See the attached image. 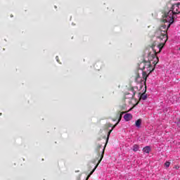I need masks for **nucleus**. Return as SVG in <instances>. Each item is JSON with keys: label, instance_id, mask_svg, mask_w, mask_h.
<instances>
[{"label": "nucleus", "instance_id": "obj_9", "mask_svg": "<svg viewBox=\"0 0 180 180\" xmlns=\"http://www.w3.org/2000/svg\"><path fill=\"white\" fill-rule=\"evenodd\" d=\"M143 151L144 154H150V151H151V148L150 146H146L143 148Z\"/></svg>", "mask_w": 180, "mask_h": 180}, {"label": "nucleus", "instance_id": "obj_1", "mask_svg": "<svg viewBox=\"0 0 180 180\" xmlns=\"http://www.w3.org/2000/svg\"><path fill=\"white\" fill-rule=\"evenodd\" d=\"M179 13H180V3L173 4L171 8V10H169L168 12H165L164 18H166V19L164 20V22H169V25L167 27H171V25H172V23H174V19H175V17H174V15H178Z\"/></svg>", "mask_w": 180, "mask_h": 180}, {"label": "nucleus", "instance_id": "obj_22", "mask_svg": "<svg viewBox=\"0 0 180 180\" xmlns=\"http://www.w3.org/2000/svg\"><path fill=\"white\" fill-rule=\"evenodd\" d=\"M108 127H112V124H109Z\"/></svg>", "mask_w": 180, "mask_h": 180}, {"label": "nucleus", "instance_id": "obj_7", "mask_svg": "<svg viewBox=\"0 0 180 180\" xmlns=\"http://www.w3.org/2000/svg\"><path fill=\"white\" fill-rule=\"evenodd\" d=\"M124 119L126 122H129V120L133 119V115L130 113H127L124 115Z\"/></svg>", "mask_w": 180, "mask_h": 180}, {"label": "nucleus", "instance_id": "obj_23", "mask_svg": "<svg viewBox=\"0 0 180 180\" xmlns=\"http://www.w3.org/2000/svg\"><path fill=\"white\" fill-rule=\"evenodd\" d=\"M131 109H133V108H130L127 112H130V110H131Z\"/></svg>", "mask_w": 180, "mask_h": 180}, {"label": "nucleus", "instance_id": "obj_18", "mask_svg": "<svg viewBox=\"0 0 180 180\" xmlns=\"http://www.w3.org/2000/svg\"><path fill=\"white\" fill-rule=\"evenodd\" d=\"M165 167H166L167 168H168V167H169V165H171V162H166L165 163Z\"/></svg>", "mask_w": 180, "mask_h": 180}, {"label": "nucleus", "instance_id": "obj_6", "mask_svg": "<svg viewBox=\"0 0 180 180\" xmlns=\"http://www.w3.org/2000/svg\"><path fill=\"white\" fill-rule=\"evenodd\" d=\"M135 81L136 82H138V84H140V82H141L142 81L144 82V83H146V80H144V79L141 77H140V74L137 73L136 76L135 77Z\"/></svg>", "mask_w": 180, "mask_h": 180}, {"label": "nucleus", "instance_id": "obj_5", "mask_svg": "<svg viewBox=\"0 0 180 180\" xmlns=\"http://www.w3.org/2000/svg\"><path fill=\"white\" fill-rule=\"evenodd\" d=\"M159 39H160V41H163V43H167V40H168V35L167 34V33L163 32L159 37Z\"/></svg>", "mask_w": 180, "mask_h": 180}, {"label": "nucleus", "instance_id": "obj_24", "mask_svg": "<svg viewBox=\"0 0 180 180\" xmlns=\"http://www.w3.org/2000/svg\"><path fill=\"white\" fill-rule=\"evenodd\" d=\"M157 60H158V58H156Z\"/></svg>", "mask_w": 180, "mask_h": 180}, {"label": "nucleus", "instance_id": "obj_13", "mask_svg": "<svg viewBox=\"0 0 180 180\" xmlns=\"http://www.w3.org/2000/svg\"><path fill=\"white\" fill-rule=\"evenodd\" d=\"M140 99L146 101V99H147V94L146 93H143L142 94H141Z\"/></svg>", "mask_w": 180, "mask_h": 180}, {"label": "nucleus", "instance_id": "obj_10", "mask_svg": "<svg viewBox=\"0 0 180 180\" xmlns=\"http://www.w3.org/2000/svg\"><path fill=\"white\" fill-rule=\"evenodd\" d=\"M164 46H165V42H162L158 45V49H159L158 53H161V50H162Z\"/></svg>", "mask_w": 180, "mask_h": 180}, {"label": "nucleus", "instance_id": "obj_15", "mask_svg": "<svg viewBox=\"0 0 180 180\" xmlns=\"http://www.w3.org/2000/svg\"><path fill=\"white\" fill-rule=\"evenodd\" d=\"M120 112V110H126V104H122V105L119 106Z\"/></svg>", "mask_w": 180, "mask_h": 180}, {"label": "nucleus", "instance_id": "obj_19", "mask_svg": "<svg viewBox=\"0 0 180 180\" xmlns=\"http://www.w3.org/2000/svg\"><path fill=\"white\" fill-rule=\"evenodd\" d=\"M118 124H119V123L117 122L115 125H113V126H112V130H113V129H115V127H116Z\"/></svg>", "mask_w": 180, "mask_h": 180}, {"label": "nucleus", "instance_id": "obj_14", "mask_svg": "<svg viewBox=\"0 0 180 180\" xmlns=\"http://www.w3.org/2000/svg\"><path fill=\"white\" fill-rule=\"evenodd\" d=\"M135 124L136 126V127H140V126H141V120L139 119L136 121Z\"/></svg>", "mask_w": 180, "mask_h": 180}, {"label": "nucleus", "instance_id": "obj_4", "mask_svg": "<svg viewBox=\"0 0 180 180\" xmlns=\"http://www.w3.org/2000/svg\"><path fill=\"white\" fill-rule=\"evenodd\" d=\"M124 113V112L117 111L115 117L112 119V122H116L118 120L117 123H120V120H122V117Z\"/></svg>", "mask_w": 180, "mask_h": 180}, {"label": "nucleus", "instance_id": "obj_16", "mask_svg": "<svg viewBox=\"0 0 180 180\" xmlns=\"http://www.w3.org/2000/svg\"><path fill=\"white\" fill-rule=\"evenodd\" d=\"M112 131H113V129H112L108 131L107 139H106V144H108V142L109 141V136H110V133H112Z\"/></svg>", "mask_w": 180, "mask_h": 180}, {"label": "nucleus", "instance_id": "obj_11", "mask_svg": "<svg viewBox=\"0 0 180 180\" xmlns=\"http://www.w3.org/2000/svg\"><path fill=\"white\" fill-rule=\"evenodd\" d=\"M155 46H157V43L155 41H153L150 46L151 49H153V50L155 53L154 57H155V56H157V51L155 49H154V47H155Z\"/></svg>", "mask_w": 180, "mask_h": 180}, {"label": "nucleus", "instance_id": "obj_2", "mask_svg": "<svg viewBox=\"0 0 180 180\" xmlns=\"http://www.w3.org/2000/svg\"><path fill=\"white\" fill-rule=\"evenodd\" d=\"M146 70L143 71L142 73L143 79V81H145V82H147V78L148 77V75H150V74H151V72L154 71L155 68L151 65L150 61L144 60L143 70H146Z\"/></svg>", "mask_w": 180, "mask_h": 180}, {"label": "nucleus", "instance_id": "obj_20", "mask_svg": "<svg viewBox=\"0 0 180 180\" xmlns=\"http://www.w3.org/2000/svg\"><path fill=\"white\" fill-rule=\"evenodd\" d=\"M101 147H102V145H98V148H101Z\"/></svg>", "mask_w": 180, "mask_h": 180}, {"label": "nucleus", "instance_id": "obj_8", "mask_svg": "<svg viewBox=\"0 0 180 180\" xmlns=\"http://www.w3.org/2000/svg\"><path fill=\"white\" fill-rule=\"evenodd\" d=\"M128 94L131 95V98H134V96L136 95V91H134V87H129Z\"/></svg>", "mask_w": 180, "mask_h": 180}, {"label": "nucleus", "instance_id": "obj_21", "mask_svg": "<svg viewBox=\"0 0 180 180\" xmlns=\"http://www.w3.org/2000/svg\"><path fill=\"white\" fill-rule=\"evenodd\" d=\"M56 60H57L58 63L60 61V60H58V56H56Z\"/></svg>", "mask_w": 180, "mask_h": 180}, {"label": "nucleus", "instance_id": "obj_12", "mask_svg": "<svg viewBox=\"0 0 180 180\" xmlns=\"http://www.w3.org/2000/svg\"><path fill=\"white\" fill-rule=\"evenodd\" d=\"M139 70H141L142 71H143V70H144V60L141 62L139 64Z\"/></svg>", "mask_w": 180, "mask_h": 180}, {"label": "nucleus", "instance_id": "obj_17", "mask_svg": "<svg viewBox=\"0 0 180 180\" xmlns=\"http://www.w3.org/2000/svg\"><path fill=\"white\" fill-rule=\"evenodd\" d=\"M139 148H140V147L139 146V145H134L133 146V151H139Z\"/></svg>", "mask_w": 180, "mask_h": 180}, {"label": "nucleus", "instance_id": "obj_3", "mask_svg": "<svg viewBox=\"0 0 180 180\" xmlns=\"http://www.w3.org/2000/svg\"><path fill=\"white\" fill-rule=\"evenodd\" d=\"M165 19H167V18L164 17V14H163V22L164 23H167V25L164 24L160 27V30L161 32H163V33H167V31L169 30V27H168V25H169V22H165L164 20H165Z\"/></svg>", "mask_w": 180, "mask_h": 180}]
</instances>
